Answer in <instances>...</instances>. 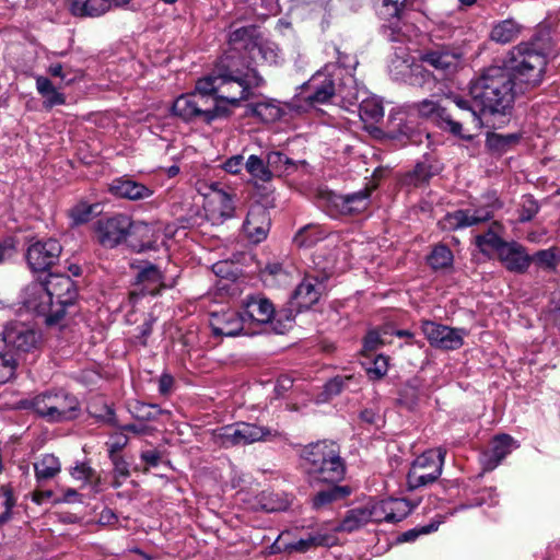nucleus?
Returning a JSON list of instances; mask_svg holds the SVG:
<instances>
[{"label": "nucleus", "instance_id": "1", "mask_svg": "<svg viewBox=\"0 0 560 560\" xmlns=\"http://www.w3.org/2000/svg\"><path fill=\"white\" fill-rule=\"evenodd\" d=\"M504 68L491 67L471 81L469 95L480 113L503 114L514 102L516 75L525 71V43L513 47L504 60Z\"/></svg>", "mask_w": 560, "mask_h": 560}, {"label": "nucleus", "instance_id": "2", "mask_svg": "<svg viewBox=\"0 0 560 560\" xmlns=\"http://www.w3.org/2000/svg\"><path fill=\"white\" fill-rule=\"evenodd\" d=\"M264 84V78L236 51L225 54L215 65L212 74L198 80L200 91L218 94L234 107H240L242 101L252 98L253 90Z\"/></svg>", "mask_w": 560, "mask_h": 560}, {"label": "nucleus", "instance_id": "3", "mask_svg": "<svg viewBox=\"0 0 560 560\" xmlns=\"http://www.w3.org/2000/svg\"><path fill=\"white\" fill-rule=\"evenodd\" d=\"M336 96L350 105L359 101L354 77L351 73L343 75L339 68L329 71V67H325L301 86L296 101L316 108L318 105L330 103Z\"/></svg>", "mask_w": 560, "mask_h": 560}, {"label": "nucleus", "instance_id": "4", "mask_svg": "<svg viewBox=\"0 0 560 560\" xmlns=\"http://www.w3.org/2000/svg\"><path fill=\"white\" fill-rule=\"evenodd\" d=\"M301 457L310 482L338 483L346 475V463L340 446L330 440H322L304 446Z\"/></svg>", "mask_w": 560, "mask_h": 560}, {"label": "nucleus", "instance_id": "5", "mask_svg": "<svg viewBox=\"0 0 560 560\" xmlns=\"http://www.w3.org/2000/svg\"><path fill=\"white\" fill-rule=\"evenodd\" d=\"M19 407L33 409L38 416L50 422L75 419L80 410L78 398L65 390L46 392L32 399L19 401Z\"/></svg>", "mask_w": 560, "mask_h": 560}, {"label": "nucleus", "instance_id": "6", "mask_svg": "<svg viewBox=\"0 0 560 560\" xmlns=\"http://www.w3.org/2000/svg\"><path fill=\"white\" fill-rule=\"evenodd\" d=\"M372 191L370 186L346 195L322 189L317 194V206L331 218L361 214L371 205Z\"/></svg>", "mask_w": 560, "mask_h": 560}, {"label": "nucleus", "instance_id": "7", "mask_svg": "<svg viewBox=\"0 0 560 560\" xmlns=\"http://www.w3.org/2000/svg\"><path fill=\"white\" fill-rule=\"evenodd\" d=\"M242 308L246 322L270 324L271 330L278 335L285 334L294 319L291 311L276 312L271 301L261 294L245 296L242 300Z\"/></svg>", "mask_w": 560, "mask_h": 560}, {"label": "nucleus", "instance_id": "8", "mask_svg": "<svg viewBox=\"0 0 560 560\" xmlns=\"http://www.w3.org/2000/svg\"><path fill=\"white\" fill-rule=\"evenodd\" d=\"M20 304L31 313L43 317L47 326L62 323V306L55 305L44 281H33L20 294Z\"/></svg>", "mask_w": 560, "mask_h": 560}, {"label": "nucleus", "instance_id": "9", "mask_svg": "<svg viewBox=\"0 0 560 560\" xmlns=\"http://www.w3.org/2000/svg\"><path fill=\"white\" fill-rule=\"evenodd\" d=\"M446 451L442 447L429 450L419 455L412 463L407 475L410 489L433 483L442 474Z\"/></svg>", "mask_w": 560, "mask_h": 560}, {"label": "nucleus", "instance_id": "10", "mask_svg": "<svg viewBox=\"0 0 560 560\" xmlns=\"http://www.w3.org/2000/svg\"><path fill=\"white\" fill-rule=\"evenodd\" d=\"M550 35L546 31L535 34L527 45V89L540 85L546 74Z\"/></svg>", "mask_w": 560, "mask_h": 560}, {"label": "nucleus", "instance_id": "11", "mask_svg": "<svg viewBox=\"0 0 560 560\" xmlns=\"http://www.w3.org/2000/svg\"><path fill=\"white\" fill-rule=\"evenodd\" d=\"M132 228L133 223L126 214L102 218L95 223L96 240L105 248H115L127 241Z\"/></svg>", "mask_w": 560, "mask_h": 560}, {"label": "nucleus", "instance_id": "12", "mask_svg": "<svg viewBox=\"0 0 560 560\" xmlns=\"http://www.w3.org/2000/svg\"><path fill=\"white\" fill-rule=\"evenodd\" d=\"M209 92L198 89V81L192 93L178 96L173 105L172 113L185 122H206V113L209 103Z\"/></svg>", "mask_w": 560, "mask_h": 560}, {"label": "nucleus", "instance_id": "13", "mask_svg": "<svg viewBox=\"0 0 560 560\" xmlns=\"http://www.w3.org/2000/svg\"><path fill=\"white\" fill-rule=\"evenodd\" d=\"M61 252L62 246L56 238L36 240L28 245L25 258L32 271L42 272L59 260Z\"/></svg>", "mask_w": 560, "mask_h": 560}, {"label": "nucleus", "instance_id": "14", "mask_svg": "<svg viewBox=\"0 0 560 560\" xmlns=\"http://www.w3.org/2000/svg\"><path fill=\"white\" fill-rule=\"evenodd\" d=\"M9 353H30L36 350L42 340V334L22 322H10L5 325Z\"/></svg>", "mask_w": 560, "mask_h": 560}, {"label": "nucleus", "instance_id": "15", "mask_svg": "<svg viewBox=\"0 0 560 560\" xmlns=\"http://www.w3.org/2000/svg\"><path fill=\"white\" fill-rule=\"evenodd\" d=\"M421 329L429 343L434 348L456 350L464 345V329L452 328L431 320H423Z\"/></svg>", "mask_w": 560, "mask_h": 560}, {"label": "nucleus", "instance_id": "16", "mask_svg": "<svg viewBox=\"0 0 560 560\" xmlns=\"http://www.w3.org/2000/svg\"><path fill=\"white\" fill-rule=\"evenodd\" d=\"M44 282L51 296V302H55V305L62 306L63 319L67 308L72 306L78 298V291L73 280L66 275L49 273Z\"/></svg>", "mask_w": 560, "mask_h": 560}, {"label": "nucleus", "instance_id": "17", "mask_svg": "<svg viewBox=\"0 0 560 560\" xmlns=\"http://www.w3.org/2000/svg\"><path fill=\"white\" fill-rule=\"evenodd\" d=\"M326 275H306L292 294L299 311L308 310L316 304L326 291Z\"/></svg>", "mask_w": 560, "mask_h": 560}, {"label": "nucleus", "instance_id": "18", "mask_svg": "<svg viewBox=\"0 0 560 560\" xmlns=\"http://www.w3.org/2000/svg\"><path fill=\"white\" fill-rule=\"evenodd\" d=\"M462 52L459 48L450 45L436 46L421 55V61L431 66L443 75L454 73L460 62Z\"/></svg>", "mask_w": 560, "mask_h": 560}, {"label": "nucleus", "instance_id": "19", "mask_svg": "<svg viewBox=\"0 0 560 560\" xmlns=\"http://www.w3.org/2000/svg\"><path fill=\"white\" fill-rule=\"evenodd\" d=\"M493 217V206L486 205L478 208L456 210L444 217V226L458 230L489 221Z\"/></svg>", "mask_w": 560, "mask_h": 560}, {"label": "nucleus", "instance_id": "20", "mask_svg": "<svg viewBox=\"0 0 560 560\" xmlns=\"http://www.w3.org/2000/svg\"><path fill=\"white\" fill-rule=\"evenodd\" d=\"M245 316L233 310H228L221 313H212L210 316V327L213 336L236 337L244 331Z\"/></svg>", "mask_w": 560, "mask_h": 560}, {"label": "nucleus", "instance_id": "21", "mask_svg": "<svg viewBox=\"0 0 560 560\" xmlns=\"http://www.w3.org/2000/svg\"><path fill=\"white\" fill-rule=\"evenodd\" d=\"M270 215L262 206L252 207L243 223V231L253 243L262 242L270 230Z\"/></svg>", "mask_w": 560, "mask_h": 560}, {"label": "nucleus", "instance_id": "22", "mask_svg": "<svg viewBox=\"0 0 560 560\" xmlns=\"http://www.w3.org/2000/svg\"><path fill=\"white\" fill-rule=\"evenodd\" d=\"M520 445L508 434H499L492 439L489 447L480 454L483 470H493L502 459Z\"/></svg>", "mask_w": 560, "mask_h": 560}, {"label": "nucleus", "instance_id": "23", "mask_svg": "<svg viewBox=\"0 0 560 560\" xmlns=\"http://www.w3.org/2000/svg\"><path fill=\"white\" fill-rule=\"evenodd\" d=\"M212 194L208 197V217L214 223H223L235 214L233 198L226 191L219 189L218 184L211 185Z\"/></svg>", "mask_w": 560, "mask_h": 560}, {"label": "nucleus", "instance_id": "24", "mask_svg": "<svg viewBox=\"0 0 560 560\" xmlns=\"http://www.w3.org/2000/svg\"><path fill=\"white\" fill-rule=\"evenodd\" d=\"M135 283L142 285V294L155 295L163 288V275L155 265L145 262L138 271Z\"/></svg>", "mask_w": 560, "mask_h": 560}, {"label": "nucleus", "instance_id": "25", "mask_svg": "<svg viewBox=\"0 0 560 560\" xmlns=\"http://www.w3.org/2000/svg\"><path fill=\"white\" fill-rule=\"evenodd\" d=\"M110 191L120 198L130 200H140L152 195V190L147 186L131 179L118 178L110 185Z\"/></svg>", "mask_w": 560, "mask_h": 560}, {"label": "nucleus", "instance_id": "26", "mask_svg": "<svg viewBox=\"0 0 560 560\" xmlns=\"http://www.w3.org/2000/svg\"><path fill=\"white\" fill-rule=\"evenodd\" d=\"M330 485L331 486H329L327 489L318 491L312 498L311 503H312V508L314 510H322L334 502L341 501V500L348 498L352 492L351 487H349L347 485H345V486H339L337 483H330Z\"/></svg>", "mask_w": 560, "mask_h": 560}, {"label": "nucleus", "instance_id": "27", "mask_svg": "<svg viewBox=\"0 0 560 560\" xmlns=\"http://www.w3.org/2000/svg\"><path fill=\"white\" fill-rule=\"evenodd\" d=\"M336 542V537L332 534L322 533V532H312L306 535V537L301 538L294 542H291L287 546L289 551L295 552H307L308 550L315 547H328L332 546Z\"/></svg>", "mask_w": 560, "mask_h": 560}, {"label": "nucleus", "instance_id": "28", "mask_svg": "<svg viewBox=\"0 0 560 560\" xmlns=\"http://www.w3.org/2000/svg\"><path fill=\"white\" fill-rule=\"evenodd\" d=\"M501 230V224L493 222L487 232L476 235L475 244L482 254L489 256L493 252L498 253L503 247L506 242L500 236Z\"/></svg>", "mask_w": 560, "mask_h": 560}, {"label": "nucleus", "instance_id": "29", "mask_svg": "<svg viewBox=\"0 0 560 560\" xmlns=\"http://www.w3.org/2000/svg\"><path fill=\"white\" fill-rule=\"evenodd\" d=\"M500 260L511 271L523 272L525 268V254L523 247L515 242L505 243L498 252Z\"/></svg>", "mask_w": 560, "mask_h": 560}, {"label": "nucleus", "instance_id": "30", "mask_svg": "<svg viewBox=\"0 0 560 560\" xmlns=\"http://www.w3.org/2000/svg\"><path fill=\"white\" fill-rule=\"evenodd\" d=\"M269 172L275 176L291 174L298 170V164H305V161H294L281 151H270L266 154Z\"/></svg>", "mask_w": 560, "mask_h": 560}, {"label": "nucleus", "instance_id": "31", "mask_svg": "<svg viewBox=\"0 0 560 560\" xmlns=\"http://www.w3.org/2000/svg\"><path fill=\"white\" fill-rule=\"evenodd\" d=\"M35 477L40 485L54 479L61 470V464L54 454H45L39 460L34 463Z\"/></svg>", "mask_w": 560, "mask_h": 560}, {"label": "nucleus", "instance_id": "32", "mask_svg": "<svg viewBox=\"0 0 560 560\" xmlns=\"http://www.w3.org/2000/svg\"><path fill=\"white\" fill-rule=\"evenodd\" d=\"M369 523L364 505L347 511L342 521L334 528L335 532L352 533Z\"/></svg>", "mask_w": 560, "mask_h": 560}, {"label": "nucleus", "instance_id": "33", "mask_svg": "<svg viewBox=\"0 0 560 560\" xmlns=\"http://www.w3.org/2000/svg\"><path fill=\"white\" fill-rule=\"evenodd\" d=\"M110 10L108 0H85L84 2L75 1L71 7V11L77 16L96 18L105 14Z\"/></svg>", "mask_w": 560, "mask_h": 560}, {"label": "nucleus", "instance_id": "34", "mask_svg": "<svg viewBox=\"0 0 560 560\" xmlns=\"http://www.w3.org/2000/svg\"><path fill=\"white\" fill-rule=\"evenodd\" d=\"M454 255L445 244H436L427 256V264L435 271L452 268Z\"/></svg>", "mask_w": 560, "mask_h": 560}, {"label": "nucleus", "instance_id": "35", "mask_svg": "<svg viewBox=\"0 0 560 560\" xmlns=\"http://www.w3.org/2000/svg\"><path fill=\"white\" fill-rule=\"evenodd\" d=\"M235 107L226 100L220 98L218 94H209V103L206 113V124H211L218 118H228Z\"/></svg>", "mask_w": 560, "mask_h": 560}, {"label": "nucleus", "instance_id": "36", "mask_svg": "<svg viewBox=\"0 0 560 560\" xmlns=\"http://www.w3.org/2000/svg\"><path fill=\"white\" fill-rule=\"evenodd\" d=\"M521 32L522 25L512 19H508L493 26L490 37L497 43L506 44L513 40Z\"/></svg>", "mask_w": 560, "mask_h": 560}, {"label": "nucleus", "instance_id": "37", "mask_svg": "<svg viewBox=\"0 0 560 560\" xmlns=\"http://www.w3.org/2000/svg\"><path fill=\"white\" fill-rule=\"evenodd\" d=\"M247 114L258 117L265 122H272L281 117V109L271 101H262L248 104Z\"/></svg>", "mask_w": 560, "mask_h": 560}, {"label": "nucleus", "instance_id": "38", "mask_svg": "<svg viewBox=\"0 0 560 560\" xmlns=\"http://www.w3.org/2000/svg\"><path fill=\"white\" fill-rule=\"evenodd\" d=\"M393 138H407L409 140L413 139L416 135V124L413 120H408L407 114L404 112H398L390 119V130Z\"/></svg>", "mask_w": 560, "mask_h": 560}, {"label": "nucleus", "instance_id": "39", "mask_svg": "<svg viewBox=\"0 0 560 560\" xmlns=\"http://www.w3.org/2000/svg\"><path fill=\"white\" fill-rule=\"evenodd\" d=\"M246 172L256 180L269 183L272 180V174L268 168L267 156L262 159L259 155L252 154L245 162Z\"/></svg>", "mask_w": 560, "mask_h": 560}, {"label": "nucleus", "instance_id": "40", "mask_svg": "<svg viewBox=\"0 0 560 560\" xmlns=\"http://www.w3.org/2000/svg\"><path fill=\"white\" fill-rule=\"evenodd\" d=\"M534 262L540 268L555 270L560 264V253L557 248L537 250L534 254H527V266Z\"/></svg>", "mask_w": 560, "mask_h": 560}, {"label": "nucleus", "instance_id": "41", "mask_svg": "<svg viewBox=\"0 0 560 560\" xmlns=\"http://www.w3.org/2000/svg\"><path fill=\"white\" fill-rule=\"evenodd\" d=\"M259 508L268 513L285 511L290 501L281 493L264 491L258 498Z\"/></svg>", "mask_w": 560, "mask_h": 560}, {"label": "nucleus", "instance_id": "42", "mask_svg": "<svg viewBox=\"0 0 560 560\" xmlns=\"http://www.w3.org/2000/svg\"><path fill=\"white\" fill-rule=\"evenodd\" d=\"M440 113L441 114L435 122L436 127L462 139H470V136L463 133L462 121L456 119L448 108L444 107Z\"/></svg>", "mask_w": 560, "mask_h": 560}, {"label": "nucleus", "instance_id": "43", "mask_svg": "<svg viewBox=\"0 0 560 560\" xmlns=\"http://www.w3.org/2000/svg\"><path fill=\"white\" fill-rule=\"evenodd\" d=\"M440 113L441 114L435 122L436 127L462 139H470V136L463 133L462 121L456 119L448 108L444 107Z\"/></svg>", "mask_w": 560, "mask_h": 560}, {"label": "nucleus", "instance_id": "44", "mask_svg": "<svg viewBox=\"0 0 560 560\" xmlns=\"http://www.w3.org/2000/svg\"><path fill=\"white\" fill-rule=\"evenodd\" d=\"M359 116L365 122H377L384 116V108L377 98H365L359 104Z\"/></svg>", "mask_w": 560, "mask_h": 560}, {"label": "nucleus", "instance_id": "45", "mask_svg": "<svg viewBox=\"0 0 560 560\" xmlns=\"http://www.w3.org/2000/svg\"><path fill=\"white\" fill-rule=\"evenodd\" d=\"M409 108L411 112L417 113L420 117L429 119L435 125L441 114L440 112L444 108V106L431 100H423L421 102L411 104Z\"/></svg>", "mask_w": 560, "mask_h": 560}, {"label": "nucleus", "instance_id": "46", "mask_svg": "<svg viewBox=\"0 0 560 560\" xmlns=\"http://www.w3.org/2000/svg\"><path fill=\"white\" fill-rule=\"evenodd\" d=\"M240 428L242 429L243 445L268 440L272 435L270 429L254 423L242 422Z\"/></svg>", "mask_w": 560, "mask_h": 560}, {"label": "nucleus", "instance_id": "47", "mask_svg": "<svg viewBox=\"0 0 560 560\" xmlns=\"http://www.w3.org/2000/svg\"><path fill=\"white\" fill-rule=\"evenodd\" d=\"M368 521L374 523L387 522L389 523L390 509L387 505L386 500L374 501L370 500L364 504Z\"/></svg>", "mask_w": 560, "mask_h": 560}, {"label": "nucleus", "instance_id": "48", "mask_svg": "<svg viewBox=\"0 0 560 560\" xmlns=\"http://www.w3.org/2000/svg\"><path fill=\"white\" fill-rule=\"evenodd\" d=\"M97 208V203L90 205L88 202L80 201L69 210V215L73 224H83L92 219L96 213Z\"/></svg>", "mask_w": 560, "mask_h": 560}, {"label": "nucleus", "instance_id": "49", "mask_svg": "<svg viewBox=\"0 0 560 560\" xmlns=\"http://www.w3.org/2000/svg\"><path fill=\"white\" fill-rule=\"evenodd\" d=\"M131 412L135 419L148 422L156 420L160 415L166 411L161 409L158 405L137 401Z\"/></svg>", "mask_w": 560, "mask_h": 560}, {"label": "nucleus", "instance_id": "50", "mask_svg": "<svg viewBox=\"0 0 560 560\" xmlns=\"http://www.w3.org/2000/svg\"><path fill=\"white\" fill-rule=\"evenodd\" d=\"M388 508L392 510L389 513V523H398L407 517L411 511L412 505L407 499H387Z\"/></svg>", "mask_w": 560, "mask_h": 560}, {"label": "nucleus", "instance_id": "51", "mask_svg": "<svg viewBox=\"0 0 560 560\" xmlns=\"http://www.w3.org/2000/svg\"><path fill=\"white\" fill-rule=\"evenodd\" d=\"M433 175V167L425 159L416 164L415 168L408 174L407 180L410 185L419 186L427 183Z\"/></svg>", "mask_w": 560, "mask_h": 560}, {"label": "nucleus", "instance_id": "52", "mask_svg": "<svg viewBox=\"0 0 560 560\" xmlns=\"http://www.w3.org/2000/svg\"><path fill=\"white\" fill-rule=\"evenodd\" d=\"M443 523V517L439 516L436 520H432L429 524L411 528L401 534L399 540L410 542L416 540L421 535H428L436 532L439 526Z\"/></svg>", "mask_w": 560, "mask_h": 560}, {"label": "nucleus", "instance_id": "53", "mask_svg": "<svg viewBox=\"0 0 560 560\" xmlns=\"http://www.w3.org/2000/svg\"><path fill=\"white\" fill-rule=\"evenodd\" d=\"M18 359L13 353L0 355V385L11 381L16 373Z\"/></svg>", "mask_w": 560, "mask_h": 560}, {"label": "nucleus", "instance_id": "54", "mask_svg": "<svg viewBox=\"0 0 560 560\" xmlns=\"http://www.w3.org/2000/svg\"><path fill=\"white\" fill-rule=\"evenodd\" d=\"M218 438L224 447L243 445L242 429L240 428V423L222 428Z\"/></svg>", "mask_w": 560, "mask_h": 560}, {"label": "nucleus", "instance_id": "55", "mask_svg": "<svg viewBox=\"0 0 560 560\" xmlns=\"http://www.w3.org/2000/svg\"><path fill=\"white\" fill-rule=\"evenodd\" d=\"M397 401L398 405L408 410L415 409L419 401V393L417 387L405 385L399 392Z\"/></svg>", "mask_w": 560, "mask_h": 560}, {"label": "nucleus", "instance_id": "56", "mask_svg": "<svg viewBox=\"0 0 560 560\" xmlns=\"http://www.w3.org/2000/svg\"><path fill=\"white\" fill-rule=\"evenodd\" d=\"M518 139V136L515 133L502 136V135H492L487 139V145L495 151H505L511 144L515 143Z\"/></svg>", "mask_w": 560, "mask_h": 560}, {"label": "nucleus", "instance_id": "57", "mask_svg": "<svg viewBox=\"0 0 560 560\" xmlns=\"http://www.w3.org/2000/svg\"><path fill=\"white\" fill-rule=\"evenodd\" d=\"M389 334L388 327H384L381 330L373 329L370 330L364 337L363 349L364 351H374L378 349L382 345H384L383 335Z\"/></svg>", "mask_w": 560, "mask_h": 560}, {"label": "nucleus", "instance_id": "58", "mask_svg": "<svg viewBox=\"0 0 560 560\" xmlns=\"http://www.w3.org/2000/svg\"><path fill=\"white\" fill-rule=\"evenodd\" d=\"M452 100L458 108L465 110L467 115L471 117L472 121L477 125H481V119L479 117L480 106H476L472 100L468 101L459 96H454Z\"/></svg>", "mask_w": 560, "mask_h": 560}, {"label": "nucleus", "instance_id": "59", "mask_svg": "<svg viewBox=\"0 0 560 560\" xmlns=\"http://www.w3.org/2000/svg\"><path fill=\"white\" fill-rule=\"evenodd\" d=\"M388 369V359L384 355H377L372 363V366L366 369V373L371 380H381Z\"/></svg>", "mask_w": 560, "mask_h": 560}, {"label": "nucleus", "instance_id": "60", "mask_svg": "<svg viewBox=\"0 0 560 560\" xmlns=\"http://www.w3.org/2000/svg\"><path fill=\"white\" fill-rule=\"evenodd\" d=\"M255 31L253 25L238 27L230 33L229 42L232 45L245 43V48H247L246 42L253 38Z\"/></svg>", "mask_w": 560, "mask_h": 560}, {"label": "nucleus", "instance_id": "61", "mask_svg": "<svg viewBox=\"0 0 560 560\" xmlns=\"http://www.w3.org/2000/svg\"><path fill=\"white\" fill-rule=\"evenodd\" d=\"M257 51L260 58L269 63H277L279 58V49L278 47L272 43H261L257 45Z\"/></svg>", "mask_w": 560, "mask_h": 560}, {"label": "nucleus", "instance_id": "62", "mask_svg": "<svg viewBox=\"0 0 560 560\" xmlns=\"http://www.w3.org/2000/svg\"><path fill=\"white\" fill-rule=\"evenodd\" d=\"M109 458L114 465L115 478H127L130 476L129 464L121 455L112 454Z\"/></svg>", "mask_w": 560, "mask_h": 560}, {"label": "nucleus", "instance_id": "63", "mask_svg": "<svg viewBox=\"0 0 560 560\" xmlns=\"http://www.w3.org/2000/svg\"><path fill=\"white\" fill-rule=\"evenodd\" d=\"M347 381L348 378L341 376H337L328 381L325 384V394L327 395V397L331 398L334 396L339 395L343 390Z\"/></svg>", "mask_w": 560, "mask_h": 560}, {"label": "nucleus", "instance_id": "64", "mask_svg": "<svg viewBox=\"0 0 560 560\" xmlns=\"http://www.w3.org/2000/svg\"><path fill=\"white\" fill-rule=\"evenodd\" d=\"M71 476L79 480L91 481L95 476V470L86 464H78L71 471Z\"/></svg>", "mask_w": 560, "mask_h": 560}]
</instances>
